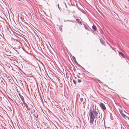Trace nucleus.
I'll use <instances>...</instances> for the list:
<instances>
[{
    "mask_svg": "<svg viewBox=\"0 0 129 129\" xmlns=\"http://www.w3.org/2000/svg\"><path fill=\"white\" fill-rule=\"evenodd\" d=\"M76 21H77V22L78 23H80L81 25L82 24V22L80 21V19H76Z\"/></svg>",
    "mask_w": 129,
    "mask_h": 129,
    "instance_id": "8",
    "label": "nucleus"
},
{
    "mask_svg": "<svg viewBox=\"0 0 129 129\" xmlns=\"http://www.w3.org/2000/svg\"><path fill=\"white\" fill-rule=\"evenodd\" d=\"M73 82L74 83L76 84V81L75 80H73Z\"/></svg>",
    "mask_w": 129,
    "mask_h": 129,
    "instance_id": "17",
    "label": "nucleus"
},
{
    "mask_svg": "<svg viewBox=\"0 0 129 129\" xmlns=\"http://www.w3.org/2000/svg\"><path fill=\"white\" fill-rule=\"evenodd\" d=\"M44 125L45 126L44 127H45V128H46L47 129V128H48V127L47 126V125L46 124H45Z\"/></svg>",
    "mask_w": 129,
    "mask_h": 129,
    "instance_id": "15",
    "label": "nucleus"
},
{
    "mask_svg": "<svg viewBox=\"0 0 129 129\" xmlns=\"http://www.w3.org/2000/svg\"><path fill=\"white\" fill-rule=\"evenodd\" d=\"M121 111H120V113L121 114H122V113H121Z\"/></svg>",
    "mask_w": 129,
    "mask_h": 129,
    "instance_id": "23",
    "label": "nucleus"
},
{
    "mask_svg": "<svg viewBox=\"0 0 129 129\" xmlns=\"http://www.w3.org/2000/svg\"><path fill=\"white\" fill-rule=\"evenodd\" d=\"M21 104H22V105H23L22 103H21Z\"/></svg>",
    "mask_w": 129,
    "mask_h": 129,
    "instance_id": "28",
    "label": "nucleus"
},
{
    "mask_svg": "<svg viewBox=\"0 0 129 129\" xmlns=\"http://www.w3.org/2000/svg\"><path fill=\"white\" fill-rule=\"evenodd\" d=\"M96 120H95V122L96 123Z\"/></svg>",
    "mask_w": 129,
    "mask_h": 129,
    "instance_id": "27",
    "label": "nucleus"
},
{
    "mask_svg": "<svg viewBox=\"0 0 129 129\" xmlns=\"http://www.w3.org/2000/svg\"><path fill=\"white\" fill-rule=\"evenodd\" d=\"M96 106L93 105L91 107L89 112V116L90 119H94L97 117L98 113L96 111Z\"/></svg>",
    "mask_w": 129,
    "mask_h": 129,
    "instance_id": "1",
    "label": "nucleus"
},
{
    "mask_svg": "<svg viewBox=\"0 0 129 129\" xmlns=\"http://www.w3.org/2000/svg\"><path fill=\"white\" fill-rule=\"evenodd\" d=\"M100 106L102 109L104 110H106V108L104 105V104L103 103H101L100 104Z\"/></svg>",
    "mask_w": 129,
    "mask_h": 129,
    "instance_id": "3",
    "label": "nucleus"
},
{
    "mask_svg": "<svg viewBox=\"0 0 129 129\" xmlns=\"http://www.w3.org/2000/svg\"><path fill=\"white\" fill-rule=\"evenodd\" d=\"M80 100L81 101V103H83V104H84V101H83V99L82 98H81L80 99Z\"/></svg>",
    "mask_w": 129,
    "mask_h": 129,
    "instance_id": "11",
    "label": "nucleus"
},
{
    "mask_svg": "<svg viewBox=\"0 0 129 129\" xmlns=\"http://www.w3.org/2000/svg\"><path fill=\"white\" fill-rule=\"evenodd\" d=\"M35 110L34 109L31 111V113H33L35 112Z\"/></svg>",
    "mask_w": 129,
    "mask_h": 129,
    "instance_id": "14",
    "label": "nucleus"
},
{
    "mask_svg": "<svg viewBox=\"0 0 129 129\" xmlns=\"http://www.w3.org/2000/svg\"><path fill=\"white\" fill-rule=\"evenodd\" d=\"M100 41L101 43V44L103 45H105V43L104 41H103V39H100Z\"/></svg>",
    "mask_w": 129,
    "mask_h": 129,
    "instance_id": "6",
    "label": "nucleus"
},
{
    "mask_svg": "<svg viewBox=\"0 0 129 129\" xmlns=\"http://www.w3.org/2000/svg\"><path fill=\"white\" fill-rule=\"evenodd\" d=\"M36 116H38V115L37 114Z\"/></svg>",
    "mask_w": 129,
    "mask_h": 129,
    "instance_id": "26",
    "label": "nucleus"
},
{
    "mask_svg": "<svg viewBox=\"0 0 129 129\" xmlns=\"http://www.w3.org/2000/svg\"><path fill=\"white\" fill-rule=\"evenodd\" d=\"M94 119H90V123L91 124V127L92 128H94V127H97L99 126L98 122L97 121V124H95L94 125L93 124V121Z\"/></svg>",
    "mask_w": 129,
    "mask_h": 129,
    "instance_id": "2",
    "label": "nucleus"
},
{
    "mask_svg": "<svg viewBox=\"0 0 129 129\" xmlns=\"http://www.w3.org/2000/svg\"><path fill=\"white\" fill-rule=\"evenodd\" d=\"M72 57V58H73L74 61L75 62V64H76V63H78L76 60L75 57L74 56H73Z\"/></svg>",
    "mask_w": 129,
    "mask_h": 129,
    "instance_id": "10",
    "label": "nucleus"
},
{
    "mask_svg": "<svg viewBox=\"0 0 129 129\" xmlns=\"http://www.w3.org/2000/svg\"><path fill=\"white\" fill-rule=\"evenodd\" d=\"M77 81L79 83H80L81 82V80H80V79H78V81Z\"/></svg>",
    "mask_w": 129,
    "mask_h": 129,
    "instance_id": "18",
    "label": "nucleus"
},
{
    "mask_svg": "<svg viewBox=\"0 0 129 129\" xmlns=\"http://www.w3.org/2000/svg\"><path fill=\"white\" fill-rule=\"evenodd\" d=\"M58 8H59V9H60V8H59V5H58Z\"/></svg>",
    "mask_w": 129,
    "mask_h": 129,
    "instance_id": "22",
    "label": "nucleus"
},
{
    "mask_svg": "<svg viewBox=\"0 0 129 129\" xmlns=\"http://www.w3.org/2000/svg\"><path fill=\"white\" fill-rule=\"evenodd\" d=\"M121 111H120V113L121 114H122V113H121Z\"/></svg>",
    "mask_w": 129,
    "mask_h": 129,
    "instance_id": "24",
    "label": "nucleus"
},
{
    "mask_svg": "<svg viewBox=\"0 0 129 129\" xmlns=\"http://www.w3.org/2000/svg\"><path fill=\"white\" fill-rule=\"evenodd\" d=\"M84 27H85V28L87 29L88 28V27H87V26H86L85 25H84Z\"/></svg>",
    "mask_w": 129,
    "mask_h": 129,
    "instance_id": "19",
    "label": "nucleus"
},
{
    "mask_svg": "<svg viewBox=\"0 0 129 129\" xmlns=\"http://www.w3.org/2000/svg\"><path fill=\"white\" fill-rule=\"evenodd\" d=\"M76 65L78 66L79 67H81V68L83 69L84 70H85L84 69L83 67H82L78 63H76Z\"/></svg>",
    "mask_w": 129,
    "mask_h": 129,
    "instance_id": "12",
    "label": "nucleus"
},
{
    "mask_svg": "<svg viewBox=\"0 0 129 129\" xmlns=\"http://www.w3.org/2000/svg\"><path fill=\"white\" fill-rule=\"evenodd\" d=\"M92 28L94 31H95L96 29V27L94 25H93L92 26Z\"/></svg>",
    "mask_w": 129,
    "mask_h": 129,
    "instance_id": "9",
    "label": "nucleus"
},
{
    "mask_svg": "<svg viewBox=\"0 0 129 129\" xmlns=\"http://www.w3.org/2000/svg\"><path fill=\"white\" fill-rule=\"evenodd\" d=\"M19 95L20 96V97L23 102H25L23 97L22 95H21L20 93H19Z\"/></svg>",
    "mask_w": 129,
    "mask_h": 129,
    "instance_id": "4",
    "label": "nucleus"
},
{
    "mask_svg": "<svg viewBox=\"0 0 129 129\" xmlns=\"http://www.w3.org/2000/svg\"><path fill=\"white\" fill-rule=\"evenodd\" d=\"M121 115L122 116L124 117H125V116H126V115H125L124 114H123L122 113V114H121Z\"/></svg>",
    "mask_w": 129,
    "mask_h": 129,
    "instance_id": "16",
    "label": "nucleus"
},
{
    "mask_svg": "<svg viewBox=\"0 0 129 129\" xmlns=\"http://www.w3.org/2000/svg\"><path fill=\"white\" fill-rule=\"evenodd\" d=\"M36 116H38V115L37 114Z\"/></svg>",
    "mask_w": 129,
    "mask_h": 129,
    "instance_id": "25",
    "label": "nucleus"
},
{
    "mask_svg": "<svg viewBox=\"0 0 129 129\" xmlns=\"http://www.w3.org/2000/svg\"><path fill=\"white\" fill-rule=\"evenodd\" d=\"M23 104L25 106V107H26V109L27 110H29L30 109V108H29L28 106L26 104L25 102H23Z\"/></svg>",
    "mask_w": 129,
    "mask_h": 129,
    "instance_id": "5",
    "label": "nucleus"
},
{
    "mask_svg": "<svg viewBox=\"0 0 129 129\" xmlns=\"http://www.w3.org/2000/svg\"><path fill=\"white\" fill-rule=\"evenodd\" d=\"M98 81L100 83L102 82H101L99 80H98Z\"/></svg>",
    "mask_w": 129,
    "mask_h": 129,
    "instance_id": "20",
    "label": "nucleus"
},
{
    "mask_svg": "<svg viewBox=\"0 0 129 129\" xmlns=\"http://www.w3.org/2000/svg\"><path fill=\"white\" fill-rule=\"evenodd\" d=\"M59 29L60 31H62V26H60L59 27Z\"/></svg>",
    "mask_w": 129,
    "mask_h": 129,
    "instance_id": "13",
    "label": "nucleus"
},
{
    "mask_svg": "<svg viewBox=\"0 0 129 129\" xmlns=\"http://www.w3.org/2000/svg\"><path fill=\"white\" fill-rule=\"evenodd\" d=\"M119 54L122 57H123V58L125 57L124 56L123 54L121 52H119Z\"/></svg>",
    "mask_w": 129,
    "mask_h": 129,
    "instance_id": "7",
    "label": "nucleus"
},
{
    "mask_svg": "<svg viewBox=\"0 0 129 129\" xmlns=\"http://www.w3.org/2000/svg\"><path fill=\"white\" fill-rule=\"evenodd\" d=\"M67 21H72H72H71V20H67Z\"/></svg>",
    "mask_w": 129,
    "mask_h": 129,
    "instance_id": "21",
    "label": "nucleus"
}]
</instances>
